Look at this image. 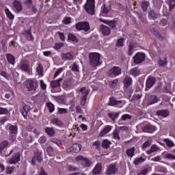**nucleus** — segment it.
Segmentation results:
<instances>
[{
    "label": "nucleus",
    "instance_id": "09e8293b",
    "mask_svg": "<svg viewBox=\"0 0 175 175\" xmlns=\"http://www.w3.org/2000/svg\"><path fill=\"white\" fill-rule=\"evenodd\" d=\"M47 107L49 109V112L53 113L55 110L54 105L51 103H46Z\"/></svg>",
    "mask_w": 175,
    "mask_h": 175
},
{
    "label": "nucleus",
    "instance_id": "412c9836",
    "mask_svg": "<svg viewBox=\"0 0 175 175\" xmlns=\"http://www.w3.org/2000/svg\"><path fill=\"white\" fill-rule=\"evenodd\" d=\"M45 132L47 133L48 136H50V137H53L55 135V130H54V128L53 127H46L45 129Z\"/></svg>",
    "mask_w": 175,
    "mask_h": 175
},
{
    "label": "nucleus",
    "instance_id": "c9c22d12",
    "mask_svg": "<svg viewBox=\"0 0 175 175\" xmlns=\"http://www.w3.org/2000/svg\"><path fill=\"white\" fill-rule=\"evenodd\" d=\"M72 79H68L64 81V83H63V88H68L69 87H70V85H72Z\"/></svg>",
    "mask_w": 175,
    "mask_h": 175
},
{
    "label": "nucleus",
    "instance_id": "4be33fe9",
    "mask_svg": "<svg viewBox=\"0 0 175 175\" xmlns=\"http://www.w3.org/2000/svg\"><path fill=\"white\" fill-rule=\"evenodd\" d=\"M170 114V112H169V110L167 109H162L157 111V115L161 116V117H168Z\"/></svg>",
    "mask_w": 175,
    "mask_h": 175
},
{
    "label": "nucleus",
    "instance_id": "c756f323",
    "mask_svg": "<svg viewBox=\"0 0 175 175\" xmlns=\"http://www.w3.org/2000/svg\"><path fill=\"white\" fill-rule=\"evenodd\" d=\"M8 146H9V141H3L0 144V154H2V151H3Z\"/></svg>",
    "mask_w": 175,
    "mask_h": 175
},
{
    "label": "nucleus",
    "instance_id": "393cba45",
    "mask_svg": "<svg viewBox=\"0 0 175 175\" xmlns=\"http://www.w3.org/2000/svg\"><path fill=\"white\" fill-rule=\"evenodd\" d=\"M123 82L124 84V87L126 88H128L129 87L131 86V84H132V78H131V77L129 76H126L124 80L123 81Z\"/></svg>",
    "mask_w": 175,
    "mask_h": 175
},
{
    "label": "nucleus",
    "instance_id": "6e6d98bb",
    "mask_svg": "<svg viewBox=\"0 0 175 175\" xmlns=\"http://www.w3.org/2000/svg\"><path fill=\"white\" fill-rule=\"evenodd\" d=\"M58 110L59 114H68V109L65 108H58Z\"/></svg>",
    "mask_w": 175,
    "mask_h": 175
},
{
    "label": "nucleus",
    "instance_id": "ea45409f",
    "mask_svg": "<svg viewBox=\"0 0 175 175\" xmlns=\"http://www.w3.org/2000/svg\"><path fill=\"white\" fill-rule=\"evenodd\" d=\"M138 18H139V21H141V23H143L144 24H147V20L146 19L145 15L139 14Z\"/></svg>",
    "mask_w": 175,
    "mask_h": 175
},
{
    "label": "nucleus",
    "instance_id": "aec40b11",
    "mask_svg": "<svg viewBox=\"0 0 175 175\" xmlns=\"http://www.w3.org/2000/svg\"><path fill=\"white\" fill-rule=\"evenodd\" d=\"M61 58H62V59H66L68 61H70V60L73 59V55H72L71 53H62Z\"/></svg>",
    "mask_w": 175,
    "mask_h": 175
},
{
    "label": "nucleus",
    "instance_id": "a878e982",
    "mask_svg": "<svg viewBox=\"0 0 175 175\" xmlns=\"http://www.w3.org/2000/svg\"><path fill=\"white\" fill-rule=\"evenodd\" d=\"M9 131L12 135H17L18 132V127L17 125H11L9 127Z\"/></svg>",
    "mask_w": 175,
    "mask_h": 175
},
{
    "label": "nucleus",
    "instance_id": "a18cd8bd",
    "mask_svg": "<svg viewBox=\"0 0 175 175\" xmlns=\"http://www.w3.org/2000/svg\"><path fill=\"white\" fill-rule=\"evenodd\" d=\"M16 169V167H6L5 172L8 174H12L13 172H14V170Z\"/></svg>",
    "mask_w": 175,
    "mask_h": 175
},
{
    "label": "nucleus",
    "instance_id": "b1692460",
    "mask_svg": "<svg viewBox=\"0 0 175 175\" xmlns=\"http://www.w3.org/2000/svg\"><path fill=\"white\" fill-rule=\"evenodd\" d=\"M112 128L113 127L111 126H107L105 128H104V129L100 133V137H103V136H105V135H107V133L111 131Z\"/></svg>",
    "mask_w": 175,
    "mask_h": 175
},
{
    "label": "nucleus",
    "instance_id": "052dcab7",
    "mask_svg": "<svg viewBox=\"0 0 175 175\" xmlns=\"http://www.w3.org/2000/svg\"><path fill=\"white\" fill-rule=\"evenodd\" d=\"M109 12H110V10H109V8L107 7H106V4H104L103 5V13L104 14H107V13H109Z\"/></svg>",
    "mask_w": 175,
    "mask_h": 175
},
{
    "label": "nucleus",
    "instance_id": "de8ad7c7",
    "mask_svg": "<svg viewBox=\"0 0 175 175\" xmlns=\"http://www.w3.org/2000/svg\"><path fill=\"white\" fill-rule=\"evenodd\" d=\"M110 141L107 140V139H105L103 142L102 144V147H103V148H109V146H110Z\"/></svg>",
    "mask_w": 175,
    "mask_h": 175
},
{
    "label": "nucleus",
    "instance_id": "7c9ffc66",
    "mask_svg": "<svg viewBox=\"0 0 175 175\" xmlns=\"http://www.w3.org/2000/svg\"><path fill=\"white\" fill-rule=\"evenodd\" d=\"M72 148L74 150V152L77 153L81 151V144H74L72 145Z\"/></svg>",
    "mask_w": 175,
    "mask_h": 175
},
{
    "label": "nucleus",
    "instance_id": "dca6fc26",
    "mask_svg": "<svg viewBox=\"0 0 175 175\" xmlns=\"http://www.w3.org/2000/svg\"><path fill=\"white\" fill-rule=\"evenodd\" d=\"M13 10L17 13H20V12L23 10V6L21 5V3H20V1H14L13 3Z\"/></svg>",
    "mask_w": 175,
    "mask_h": 175
},
{
    "label": "nucleus",
    "instance_id": "f3484780",
    "mask_svg": "<svg viewBox=\"0 0 175 175\" xmlns=\"http://www.w3.org/2000/svg\"><path fill=\"white\" fill-rule=\"evenodd\" d=\"M21 113L23 114L24 118L27 119V116L28 115V113L31 111V106L25 104L23 107V109L21 110Z\"/></svg>",
    "mask_w": 175,
    "mask_h": 175
},
{
    "label": "nucleus",
    "instance_id": "58836bf2",
    "mask_svg": "<svg viewBox=\"0 0 175 175\" xmlns=\"http://www.w3.org/2000/svg\"><path fill=\"white\" fill-rule=\"evenodd\" d=\"M51 143H54V144L58 146V147H62V142L57 138H53L52 139H51Z\"/></svg>",
    "mask_w": 175,
    "mask_h": 175
},
{
    "label": "nucleus",
    "instance_id": "4c0bfd02",
    "mask_svg": "<svg viewBox=\"0 0 175 175\" xmlns=\"http://www.w3.org/2000/svg\"><path fill=\"white\" fill-rule=\"evenodd\" d=\"M36 70L39 76H43V66L41 64H38Z\"/></svg>",
    "mask_w": 175,
    "mask_h": 175
},
{
    "label": "nucleus",
    "instance_id": "cd10ccee",
    "mask_svg": "<svg viewBox=\"0 0 175 175\" xmlns=\"http://www.w3.org/2000/svg\"><path fill=\"white\" fill-rule=\"evenodd\" d=\"M79 92H81L82 96L81 98H87L88 96V94H90V91L87 90V88L83 87L79 90Z\"/></svg>",
    "mask_w": 175,
    "mask_h": 175
},
{
    "label": "nucleus",
    "instance_id": "f8f14e48",
    "mask_svg": "<svg viewBox=\"0 0 175 175\" xmlns=\"http://www.w3.org/2000/svg\"><path fill=\"white\" fill-rule=\"evenodd\" d=\"M100 21H101V23H103L104 24H106L107 25H109V27H110V28H111L112 29H116L117 27L118 22L116 18L113 19V21L100 19Z\"/></svg>",
    "mask_w": 175,
    "mask_h": 175
},
{
    "label": "nucleus",
    "instance_id": "864d4df0",
    "mask_svg": "<svg viewBox=\"0 0 175 175\" xmlns=\"http://www.w3.org/2000/svg\"><path fill=\"white\" fill-rule=\"evenodd\" d=\"M116 45L118 47H122L124 46V38H121L118 39Z\"/></svg>",
    "mask_w": 175,
    "mask_h": 175
},
{
    "label": "nucleus",
    "instance_id": "69168bd1",
    "mask_svg": "<svg viewBox=\"0 0 175 175\" xmlns=\"http://www.w3.org/2000/svg\"><path fill=\"white\" fill-rule=\"evenodd\" d=\"M144 132H148V133H151L152 132V129H151V126H146L144 129Z\"/></svg>",
    "mask_w": 175,
    "mask_h": 175
},
{
    "label": "nucleus",
    "instance_id": "5701e85b",
    "mask_svg": "<svg viewBox=\"0 0 175 175\" xmlns=\"http://www.w3.org/2000/svg\"><path fill=\"white\" fill-rule=\"evenodd\" d=\"M120 103H122V100H117L114 97L109 98V106H116L117 105H120Z\"/></svg>",
    "mask_w": 175,
    "mask_h": 175
},
{
    "label": "nucleus",
    "instance_id": "37998d69",
    "mask_svg": "<svg viewBox=\"0 0 175 175\" xmlns=\"http://www.w3.org/2000/svg\"><path fill=\"white\" fill-rule=\"evenodd\" d=\"M163 155L165 158H167V159H175V156L170 153L165 152L163 153Z\"/></svg>",
    "mask_w": 175,
    "mask_h": 175
},
{
    "label": "nucleus",
    "instance_id": "2eb2a0df",
    "mask_svg": "<svg viewBox=\"0 0 175 175\" xmlns=\"http://www.w3.org/2000/svg\"><path fill=\"white\" fill-rule=\"evenodd\" d=\"M93 175H98L102 173V163H98L92 171Z\"/></svg>",
    "mask_w": 175,
    "mask_h": 175
},
{
    "label": "nucleus",
    "instance_id": "1a4fd4ad",
    "mask_svg": "<svg viewBox=\"0 0 175 175\" xmlns=\"http://www.w3.org/2000/svg\"><path fill=\"white\" fill-rule=\"evenodd\" d=\"M117 172H118V167H117V165H116V163L109 164L107 166L106 174H116Z\"/></svg>",
    "mask_w": 175,
    "mask_h": 175
},
{
    "label": "nucleus",
    "instance_id": "423d86ee",
    "mask_svg": "<svg viewBox=\"0 0 175 175\" xmlns=\"http://www.w3.org/2000/svg\"><path fill=\"white\" fill-rule=\"evenodd\" d=\"M120 73L121 68L119 66H113L109 70L107 75L109 77H117V76H120Z\"/></svg>",
    "mask_w": 175,
    "mask_h": 175
},
{
    "label": "nucleus",
    "instance_id": "6e6552de",
    "mask_svg": "<svg viewBox=\"0 0 175 175\" xmlns=\"http://www.w3.org/2000/svg\"><path fill=\"white\" fill-rule=\"evenodd\" d=\"M144 59H146V55L142 53H137L133 57V62L135 65H137L138 64H142V62H143Z\"/></svg>",
    "mask_w": 175,
    "mask_h": 175
},
{
    "label": "nucleus",
    "instance_id": "a211bd4d",
    "mask_svg": "<svg viewBox=\"0 0 175 175\" xmlns=\"http://www.w3.org/2000/svg\"><path fill=\"white\" fill-rule=\"evenodd\" d=\"M157 64L159 66H166L167 65V57H160L157 61Z\"/></svg>",
    "mask_w": 175,
    "mask_h": 175
},
{
    "label": "nucleus",
    "instance_id": "9d476101",
    "mask_svg": "<svg viewBox=\"0 0 175 175\" xmlns=\"http://www.w3.org/2000/svg\"><path fill=\"white\" fill-rule=\"evenodd\" d=\"M21 157V153L20 152L14 153L12 157L9 159L8 163H10V165H13V163L16 165V163H18V162H20Z\"/></svg>",
    "mask_w": 175,
    "mask_h": 175
},
{
    "label": "nucleus",
    "instance_id": "9b49d317",
    "mask_svg": "<svg viewBox=\"0 0 175 175\" xmlns=\"http://www.w3.org/2000/svg\"><path fill=\"white\" fill-rule=\"evenodd\" d=\"M99 31L104 36H109V35L111 33V29H110V27L105 25H100L99 26Z\"/></svg>",
    "mask_w": 175,
    "mask_h": 175
},
{
    "label": "nucleus",
    "instance_id": "13d9d810",
    "mask_svg": "<svg viewBox=\"0 0 175 175\" xmlns=\"http://www.w3.org/2000/svg\"><path fill=\"white\" fill-rule=\"evenodd\" d=\"M8 113H9V111L8 110V109L2 108V107H0V115H1V114L8 115Z\"/></svg>",
    "mask_w": 175,
    "mask_h": 175
},
{
    "label": "nucleus",
    "instance_id": "338daca9",
    "mask_svg": "<svg viewBox=\"0 0 175 175\" xmlns=\"http://www.w3.org/2000/svg\"><path fill=\"white\" fill-rule=\"evenodd\" d=\"M38 175H49V174L46 172V171L44 170V169H43V167H41L38 173Z\"/></svg>",
    "mask_w": 175,
    "mask_h": 175
},
{
    "label": "nucleus",
    "instance_id": "0eeeda50",
    "mask_svg": "<svg viewBox=\"0 0 175 175\" xmlns=\"http://www.w3.org/2000/svg\"><path fill=\"white\" fill-rule=\"evenodd\" d=\"M77 162H79L83 165V166H85V167H90L91 165H92V161L90 159L83 157V156H78L76 158Z\"/></svg>",
    "mask_w": 175,
    "mask_h": 175
},
{
    "label": "nucleus",
    "instance_id": "7ed1b4c3",
    "mask_svg": "<svg viewBox=\"0 0 175 175\" xmlns=\"http://www.w3.org/2000/svg\"><path fill=\"white\" fill-rule=\"evenodd\" d=\"M18 68L23 72H26L27 73H29V72H31L29 61L26 59H23L20 62Z\"/></svg>",
    "mask_w": 175,
    "mask_h": 175
},
{
    "label": "nucleus",
    "instance_id": "6ab92c4d",
    "mask_svg": "<svg viewBox=\"0 0 175 175\" xmlns=\"http://www.w3.org/2000/svg\"><path fill=\"white\" fill-rule=\"evenodd\" d=\"M140 73V69H139L137 67L131 69L129 72V74L131 75V76H134V77H137Z\"/></svg>",
    "mask_w": 175,
    "mask_h": 175
},
{
    "label": "nucleus",
    "instance_id": "79ce46f5",
    "mask_svg": "<svg viewBox=\"0 0 175 175\" xmlns=\"http://www.w3.org/2000/svg\"><path fill=\"white\" fill-rule=\"evenodd\" d=\"M146 161V159H144L143 157H138L134 160V165H139V163H142V162H144Z\"/></svg>",
    "mask_w": 175,
    "mask_h": 175
},
{
    "label": "nucleus",
    "instance_id": "e2e57ef3",
    "mask_svg": "<svg viewBox=\"0 0 175 175\" xmlns=\"http://www.w3.org/2000/svg\"><path fill=\"white\" fill-rule=\"evenodd\" d=\"M70 20H72V18L70 17L64 18L63 20V24H66V25L70 24Z\"/></svg>",
    "mask_w": 175,
    "mask_h": 175
},
{
    "label": "nucleus",
    "instance_id": "4468645a",
    "mask_svg": "<svg viewBox=\"0 0 175 175\" xmlns=\"http://www.w3.org/2000/svg\"><path fill=\"white\" fill-rule=\"evenodd\" d=\"M36 161H38V162L43 161V158H42V152L37 151L34 157L32 158L31 163L35 165Z\"/></svg>",
    "mask_w": 175,
    "mask_h": 175
},
{
    "label": "nucleus",
    "instance_id": "39448f33",
    "mask_svg": "<svg viewBox=\"0 0 175 175\" xmlns=\"http://www.w3.org/2000/svg\"><path fill=\"white\" fill-rule=\"evenodd\" d=\"M75 27L78 31H85V32H88L90 29V23L87 21L77 23Z\"/></svg>",
    "mask_w": 175,
    "mask_h": 175
},
{
    "label": "nucleus",
    "instance_id": "473e14b6",
    "mask_svg": "<svg viewBox=\"0 0 175 175\" xmlns=\"http://www.w3.org/2000/svg\"><path fill=\"white\" fill-rule=\"evenodd\" d=\"M52 124H54L55 125H57V126H61L62 125H64V123L62 122V121H61L58 118H53L51 120Z\"/></svg>",
    "mask_w": 175,
    "mask_h": 175
},
{
    "label": "nucleus",
    "instance_id": "c85d7f7f",
    "mask_svg": "<svg viewBox=\"0 0 175 175\" xmlns=\"http://www.w3.org/2000/svg\"><path fill=\"white\" fill-rule=\"evenodd\" d=\"M5 55L9 64H11L12 65H14V61H15L14 56H13L10 53H7Z\"/></svg>",
    "mask_w": 175,
    "mask_h": 175
},
{
    "label": "nucleus",
    "instance_id": "0e129e2a",
    "mask_svg": "<svg viewBox=\"0 0 175 175\" xmlns=\"http://www.w3.org/2000/svg\"><path fill=\"white\" fill-rule=\"evenodd\" d=\"M62 70H64V68H59L54 75V78L55 79V77H57V76H59V74H61V72H62Z\"/></svg>",
    "mask_w": 175,
    "mask_h": 175
},
{
    "label": "nucleus",
    "instance_id": "8fccbe9b",
    "mask_svg": "<svg viewBox=\"0 0 175 175\" xmlns=\"http://www.w3.org/2000/svg\"><path fill=\"white\" fill-rule=\"evenodd\" d=\"M118 83V79H115L111 82H109V85L110 88H114L116 85H117V83Z\"/></svg>",
    "mask_w": 175,
    "mask_h": 175
},
{
    "label": "nucleus",
    "instance_id": "774afa93",
    "mask_svg": "<svg viewBox=\"0 0 175 175\" xmlns=\"http://www.w3.org/2000/svg\"><path fill=\"white\" fill-rule=\"evenodd\" d=\"M40 87L42 90H46V88H47V85L44 83V81H43V80H40Z\"/></svg>",
    "mask_w": 175,
    "mask_h": 175
},
{
    "label": "nucleus",
    "instance_id": "20e7f679",
    "mask_svg": "<svg viewBox=\"0 0 175 175\" xmlns=\"http://www.w3.org/2000/svg\"><path fill=\"white\" fill-rule=\"evenodd\" d=\"M25 87L27 91H36L38 88V81L36 80L29 79L25 82Z\"/></svg>",
    "mask_w": 175,
    "mask_h": 175
},
{
    "label": "nucleus",
    "instance_id": "bb28decb",
    "mask_svg": "<svg viewBox=\"0 0 175 175\" xmlns=\"http://www.w3.org/2000/svg\"><path fill=\"white\" fill-rule=\"evenodd\" d=\"M154 85V77L150 76L146 81V88H151Z\"/></svg>",
    "mask_w": 175,
    "mask_h": 175
},
{
    "label": "nucleus",
    "instance_id": "4d7b16f0",
    "mask_svg": "<svg viewBox=\"0 0 175 175\" xmlns=\"http://www.w3.org/2000/svg\"><path fill=\"white\" fill-rule=\"evenodd\" d=\"M26 38L28 40H33V36H32V33L30 31H27Z\"/></svg>",
    "mask_w": 175,
    "mask_h": 175
},
{
    "label": "nucleus",
    "instance_id": "e433bc0d",
    "mask_svg": "<svg viewBox=\"0 0 175 175\" xmlns=\"http://www.w3.org/2000/svg\"><path fill=\"white\" fill-rule=\"evenodd\" d=\"M135 149L134 147H133L126 150V154L128 155V157H131V158H132V157L135 155Z\"/></svg>",
    "mask_w": 175,
    "mask_h": 175
},
{
    "label": "nucleus",
    "instance_id": "f03ea898",
    "mask_svg": "<svg viewBox=\"0 0 175 175\" xmlns=\"http://www.w3.org/2000/svg\"><path fill=\"white\" fill-rule=\"evenodd\" d=\"M84 8L88 14L94 16L95 14V0H87Z\"/></svg>",
    "mask_w": 175,
    "mask_h": 175
},
{
    "label": "nucleus",
    "instance_id": "680f3d73",
    "mask_svg": "<svg viewBox=\"0 0 175 175\" xmlns=\"http://www.w3.org/2000/svg\"><path fill=\"white\" fill-rule=\"evenodd\" d=\"M113 137L114 139H118V140H121V137H120L118 130H115V131L113 132Z\"/></svg>",
    "mask_w": 175,
    "mask_h": 175
},
{
    "label": "nucleus",
    "instance_id": "ddd939ff",
    "mask_svg": "<svg viewBox=\"0 0 175 175\" xmlns=\"http://www.w3.org/2000/svg\"><path fill=\"white\" fill-rule=\"evenodd\" d=\"M61 81H62V78H59L58 80L52 81L51 82V87L53 88L51 92H57L55 90V88H60Z\"/></svg>",
    "mask_w": 175,
    "mask_h": 175
},
{
    "label": "nucleus",
    "instance_id": "a19ab883",
    "mask_svg": "<svg viewBox=\"0 0 175 175\" xmlns=\"http://www.w3.org/2000/svg\"><path fill=\"white\" fill-rule=\"evenodd\" d=\"M170 10H173L175 8V0H167Z\"/></svg>",
    "mask_w": 175,
    "mask_h": 175
},
{
    "label": "nucleus",
    "instance_id": "f704fd0d",
    "mask_svg": "<svg viewBox=\"0 0 175 175\" xmlns=\"http://www.w3.org/2000/svg\"><path fill=\"white\" fill-rule=\"evenodd\" d=\"M149 5H150V3L148 1H142L141 3L142 10L144 12H147Z\"/></svg>",
    "mask_w": 175,
    "mask_h": 175
},
{
    "label": "nucleus",
    "instance_id": "49530a36",
    "mask_svg": "<svg viewBox=\"0 0 175 175\" xmlns=\"http://www.w3.org/2000/svg\"><path fill=\"white\" fill-rule=\"evenodd\" d=\"M5 14L10 20H13V18H14V15H13V14H12V12L8 8L5 9Z\"/></svg>",
    "mask_w": 175,
    "mask_h": 175
},
{
    "label": "nucleus",
    "instance_id": "603ef678",
    "mask_svg": "<svg viewBox=\"0 0 175 175\" xmlns=\"http://www.w3.org/2000/svg\"><path fill=\"white\" fill-rule=\"evenodd\" d=\"M38 141H39V143H40L41 144H44V143L47 142V137L43 135L39 138Z\"/></svg>",
    "mask_w": 175,
    "mask_h": 175
},
{
    "label": "nucleus",
    "instance_id": "5fc2aeb1",
    "mask_svg": "<svg viewBox=\"0 0 175 175\" xmlns=\"http://www.w3.org/2000/svg\"><path fill=\"white\" fill-rule=\"evenodd\" d=\"M154 36H156V38H157V39H159V40L162 41L165 39V38L163 36H162L161 35V33H159L158 31L154 32Z\"/></svg>",
    "mask_w": 175,
    "mask_h": 175
},
{
    "label": "nucleus",
    "instance_id": "c03bdc74",
    "mask_svg": "<svg viewBox=\"0 0 175 175\" xmlns=\"http://www.w3.org/2000/svg\"><path fill=\"white\" fill-rule=\"evenodd\" d=\"M164 142H165L166 146H167V147H174V143H173V141H172L169 139H165Z\"/></svg>",
    "mask_w": 175,
    "mask_h": 175
},
{
    "label": "nucleus",
    "instance_id": "f257e3e1",
    "mask_svg": "<svg viewBox=\"0 0 175 175\" xmlns=\"http://www.w3.org/2000/svg\"><path fill=\"white\" fill-rule=\"evenodd\" d=\"M89 64L93 68L99 66L100 62V54L98 53H91L89 54Z\"/></svg>",
    "mask_w": 175,
    "mask_h": 175
},
{
    "label": "nucleus",
    "instance_id": "2f4dec72",
    "mask_svg": "<svg viewBox=\"0 0 175 175\" xmlns=\"http://www.w3.org/2000/svg\"><path fill=\"white\" fill-rule=\"evenodd\" d=\"M68 40H71L72 42H75V43H77L79 42V38L76 37V36L69 33L68 35Z\"/></svg>",
    "mask_w": 175,
    "mask_h": 175
},
{
    "label": "nucleus",
    "instance_id": "3c124183",
    "mask_svg": "<svg viewBox=\"0 0 175 175\" xmlns=\"http://www.w3.org/2000/svg\"><path fill=\"white\" fill-rule=\"evenodd\" d=\"M132 116L129 114H124L122 116L121 120L122 121H126V120H131Z\"/></svg>",
    "mask_w": 175,
    "mask_h": 175
},
{
    "label": "nucleus",
    "instance_id": "72a5a7b5",
    "mask_svg": "<svg viewBox=\"0 0 175 175\" xmlns=\"http://www.w3.org/2000/svg\"><path fill=\"white\" fill-rule=\"evenodd\" d=\"M120 116V112L117 113H108V116L109 118L112 119L113 121H115L116 119L118 118V116Z\"/></svg>",
    "mask_w": 175,
    "mask_h": 175
},
{
    "label": "nucleus",
    "instance_id": "bf43d9fd",
    "mask_svg": "<svg viewBox=\"0 0 175 175\" xmlns=\"http://www.w3.org/2000/svg\"><path fill=\"white\" fill-rule=\"evenodd\" d=\"M46 152H49V154H54V148L51 146H49L46 148Z\"/></svg>",
    "mask_w": 175,
    "mask_h": 175
}]
</instances>
